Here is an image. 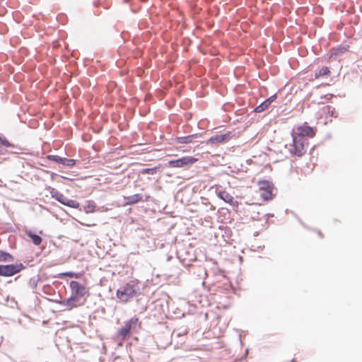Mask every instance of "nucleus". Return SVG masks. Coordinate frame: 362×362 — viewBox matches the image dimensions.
Masks as SVG:
<instances>
[{
  "label": "nucleus",
  "instance_id": "1",
  "mask_svg": "<svg viewBox=\"0 0 362 362\" xmlns=\"http://www.w3.org/2000/svg\"><path fill=\"white\" fill-rule=\"evenodd\" d=\"M139 290V281L133 279L120 286L116 292V296L121 303H126L135 297Z\"/></svg>",
  "mask_w": 362,
  "mask_h": 362
},
{
  "label": "nucleus",
  "instance_id": "2",
  "mask_svg": "<svg viewBox=\"0 0 362 362\" xmlns=\"http://www.w3.org/2000/svg\"><path fill=\"white\" fill-rule=\"evenodd\" d=\"M292 143L287 144L286 146L291 155L298 157L303 156L307 150L308 145V139L298 138L295 136H292Z\"/></svg>",
  "mask_w": 362,
  "mask_h": 362
},
{
  "label": "nucleus",
  "instance_id": "3",
  "mask_svg": "<svg viewBox=\"0 0 362 362\" xmlns=\"http://www.w3.org/2000/svg\"><path fill=\"white\" fill-rule=\"evenodd\" d=\"M141 327V323L139 322V318L136 317H134L130 320H127L124 322L123 327L119 328L117 331V336L122 340L125 339L128 337H129L132 332L134 331L137 327Z\"/></svg>",
  "mask_w": 362,
  "mask_h": 362
},
{
  "label": "nucleus",
  "instance_id": "4",
  "mask_svg": "<svg viewBox=\"0 0 362 362\" xmlns=\"http://www.w3.org/2000/svg\"><path fill=\"white\" fill-rule=\"evenodd\" d=\"M316 134V129L308 126L306 123L298 126L293 130L291 135L300 139H306V137L313 138Z\"/></svg>",
  "mask_w": 362,
  "mask_h": 362
},
{
  "label": "nucleus",
  "instance_id": "5",
  "mask_svg": "<svg viewBox=\"0 0 362 362\" xmlns=\"http://www.w3.org/2000/svg\"><path fill=\"white\" fill-rule=\"evenodd\" d=\"M71 296L77 300L80 298L89 296L88 288L83 284L76 281H71L69 284Z\"/></svg>",
  "mask_w": 362,
  "mask_h": 362
},
{
  "label": "nucleus",
  "instance_id": "6",
  "mask_svg": "<svg viewBox=\"0 0 362 362\" xmlns=\"http://www.w3.org/2000/svg\"><path fill=\"white\" fill-rule=\"evenodd\" d=\"M25 267L22 263L16 264L0 265V276H12L21 272Z\"/></svg>",
  "mask_w": 362,
  "mask_h": 362
},
{
  "label": "nucleus",
  "instance_id": "7",
  "mask_svg": "<svg viewBox=\"0 0 362 362\" xmlns=\"http://www.w3.org/2000/svg\"><path fill=\"white\" fill-rule=\"evenodd\" d=\"M317 114L319 119H323L325 124L331 122L333 117H337V112L334 111V108L331 105H325L320 107Z\"/></svg>",
  "mask_w": 362,
  "mask_h": 362
},
{
  "label": "nucleus",
  "instance_id": "8",
  "mask_svg": "<svg viewBox=\"0 0 362 362\" xmlns=\"http://www.w3.org/2000/svg\"><path fill=\"white\" fill-rule=\"evenodd\" d=\"M259 193L260 197L264 201L271 200L274 198L273 186L267 181L259 182Z\"/></svg>",
  "mask_w": 362,
  "mask_h": 362
},
{
  "label": "nucleus",
  "instance_id": "9",
  "mask_svg": "<svg viewBox=\"0 0 362 362\" xmlns=\"http://www.w3.org/2000/svg\"><path fill=\"white\" fill-rule=\"evenodd\" d=\"M198 160L197 158L192 156H185L177 160H172L168 162V165L171 168H182L187 165H192Z\"/></svg>",
  "mask_w": 362,
  "mask_h": 362
},
{
  "label": "nucleus",
  "instance_id": "10",
  "mask_svg": "<svg viewBox=\"0 0 362 362\" xmlns=\"http://www.w3.org/2000/svg\"><path fill=\"white\" fill-rule=\"evenodd\" d=\"M52 195L53 198H54L56 200L63 204L64 205L74 209H77L79 206V203L78 202L68 199L63 194L58 191L52 192Z\"/></svg>",
  "mask_w": 362,
  "mask_h": 362
},
{
  "label": "nucleus",
  "instance_id": "11",
  "mask_svg": "<svg viewBox=\"0 0 362 362\" xmlns=\"http://www.w3.org/2000/svg\"><path fill=\"white\" fill-rule=\"evenodd\" d=\"M78 301V300L71 296L70 298L66 300L59 301V303L66 306L67 310H71L74 308L83 305L85 304L86 300L79 303H77Z\"/></svg>",
  "mask_w": 362,
  "mask_h": 362
},
{
  "label": "nucleus",
  "instance_id": "12",
  "mask_svg": "<svg viewBox=\"0 0 362 362\" xmlns=\"http://www.w3.org/2000/svg\"><path fill=\"white\" fill-rule=\"evenodd\" d=\"M231 138V133L227 132L224 134L215 135L211 136L208 141L207 144H218L228 141Z\"/></svg>",
  "mask_w": 362,
  "mask_h": 362
},
{
  "label": "nucleus",
  "instance_id": "13",
  "mask_svg": "<svg viewBox=\"0 0 362 362\" xmlns=\"http://www.w3.org/2000/svg\"><path fill=\"white\" fill-rule=\"evenodd\" d=\"M218 197L223 200L226 203H228L230 205H235V202L234 201V198L232 195H230L226 191L221 190L217 192Z\"/></svg>",
  "mask_w": 362,
  "mask_h": 362
},
{
  "label": "nucleus",
  "instance_id": "14",
  "mask_svg": "<svg viewBox=\"0 0 362 362\" xmlns=\"http://www.w3.org/2000/svg\"><path fill=\"white\" fill-rule=\"evenodd\" d=\"M124 199L125 205H132L143 201L142 195L140 194H135L132 196L124 197Z\"/></svg>",
  "mask_w": 362,
  "mask_h": 362
},
{
  "label": "nucleus",
  "instance_id": "15",
  "mask_svg": "<svg viewBox=\"0 0 362 362\" xmlns=\"http://www.w3.org/2000/svg\"><path fill=\"white\" fill-rule=\"evenodd\" d=\"M196 136V134H192L186 136L177 137L175 139V142L177 144H189L194 141V139Z\"/></svg>",
  "mask_w": 362,
  "mask_h": 362
},
{
  "label": "nucleus",
  "instance_id": "16",
  "mask_svg": "<svg viewBox=\"0 0 362 362\" xmlns=\"http://www.w3.org/2000/svg\"><path fill=\"white\" fill-rule=\"evenodd\" d=\"M273 101L272 98H270L266 100H264L263 103H262L260 105L257 106L255 109V111L256 112H262L267 110L269 105H271L272 102Z\"/></svg>",
  "mask_w": 362,
  "mask_h": 362
},
{
  "label": "nucleus",
  "instance_id": "17",
  "mask_svg": "<svg viewBox=\"0 0 362 362\" xmlns=\"http://www.w3.org/2000/svg\"><path fill=\"white\" fill-rule=\"evenodd\" d=\"M26 235L30 238V239L32 240L33 243L34 245H39L41 244L42 243V238L40 236L37 235H35V234H33L31 231H26Z\"/></svg>",
  "mask_w": 362,
  "mask_h": 362
},
{
  "label": "nucleus",
  "instance_id": "18",
  "mask_svg": "<svg viewBox=\"0 0 362 362\" xmlns=\"http://www.w3.org/2000/svg\"><path fill=\"white\" fill-rule=\"evenodd\" d=\"M13 257L11 255L4 251L0 250V262H12Z\"/></svg>",
  "mask_w": 362,
  "mask_h": 362
},
{
  "label": "nucleus",
  "instance_id": "19",
  "mask_svg": "<svg viewBox=\"0 0 362 362\" xmlns=\"http://www.w3.org/2000/svg\"><path fill=\"white\" fill-rule=\"evenodd\" d=\"M329 73H330V71H329V68L327 66H323L319 70V71H317L315 74V78H319L322 76L329 75Z\"/></svg>",
  "mask_w": 362,
  "mask_h": 362
},
{
  "label": "nucleus",
  "instance_id": "20",
  "mask_svg": "<svg viewBox=\"0 0 362 362\" xmlns=\"http://www.w3.org/2000/svg\"><path fill=\"white\" fill-rule=\"evenodd\" d=\"M158 170H160V167H155L152 168H145L143 169L141 173L142 174H150V175H154L156 174Z\"/></svg>",
  "mask_w": 362,
  "mask_h": 362
},
{
  "label": "nucleus",
  "instance_id": "21",
  "mask_svg": "<svg viewBox=\"0 0 362 362\" xmlns=\"http://www.w3.org/2000/svg\"><path fill=\"white\" fill-rule=\"evenodd\" d=\"M76 160L74 159L63 158L62 164H63L64 165L72 167L76 165Z\"/></svg>",
  "mask_w": 362,
  "mask_h": 362
},
{
  "label": "nucleus",
  "instance_id": "22",
  "mask_svg": "<svg viewBox=\"0 0 362 362\" xmlns=\"http://www.w3.org/2000/svg\"><path fill=\"white\" fill-rule=\"evenodd\" d=\"M47 158L49 160H52V161H54V162H56L58 163H62L63 158H62L59 156H57V155H49V156H47Z\"/></svg>",
  "mask_w": 362,
  "mask_h": 362
},
{
  "label": "nucleus",
  "instance_id": "23",
  "mask_svg": "<svg viewBox=\"0 0 362 362\" xmlns=\"http://www.w3.org/2000/svg\"><path fill=\"white\" fill-rule=\"evenodd\" d=\"M59 276H61V277H62V276H68V277H70V278H78L79 277V274H76V273H74V272H69L62 273V274H59Z\"/></svg>",
  "mask_w": 362,
  "mask_h": 362
},
{
  "label": "nucleus",
  "instance_id": "24",
  "mask_svg": "<svg viewBox=\"0 0 362 362\" xmlns=\"http://www.w3.org/2000/svg\"><path fill=\"white\" fill-rule=\"evenodd\" d=\"M11 146V144L7 139L0 137V146L9 147Z\"/></svg>",
  "mask_w": 362,
  "mask_h": 362
},
{
  "label": "nucleus",
  "instance_id": "25",
  "mask_svg": "<svg viewBox=\"0 0 362 362\" xmlns=\"http://www.w3.org/2000/svg\"><path fill=\"white\" fill-rule=\"evenodd\" d=\"M94 208H95V206L92 205L91 207H90V210L89 211H90V212L94 211Z\"/></svg>",
  "mask_w": 362,
  "mask_h": 362
},
{
  "label": "nucleus",
  "instance_id": "26",
  "mask_svg": "<svg viewBox=\"0 0 362 362\" xmlns=\"http://www.w3.org/2000/svg\"><path fill=\"white\" fill-rule=\"evenodd\" d=\"M94 208H95V206L92 205L91 207H90V210L89 211H90V212L94 211Z\"/></svg>",
  "mask_w": 362,
  "mask_h": 362
},
{
  "label": "nucleus",
  "instance_id": "27",
  "mask_svg": "<svg viewBox=\"0 0 362 362\" xmlns=\"http://www.w3.org/2000/svg\"><path fill=\"white\" fill-rule=\"evenodd\" d=\"M291 362H298L296 358H293L291 361Z\"/></svg>",
  "mask_w": 362,
  "mask_h": 362
}]
</instances>
